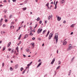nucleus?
<instances>
[{
	"instance_id": "obj_1",
	"label": "nucleus",
	"mask_w": 77,
	"mask_h": 77,
	"mask_svg": "<svg viewBox=\"0 0 77 77\" xmlns=\"http://www.w3.org/2000/svg\"><path fill=\"white\" fill-rule=\"evenodd\" d=\"M58 33H56L54 36V39H56V43H57V41H58Z\"/></svg>"
},
{
	"instance_id": "obj_2",
	"label": "nucleus",
	"mask_w": 77,
	"mask_h": 77,
	"mask_svg": "<svg viewBox=\"0 0 77 77\" xmlns=\"http://www.w3.org/2000/svg\"><path fill=\"white\" fill-rule=\"evenodd\" d=\"M42 31V29L41 28L40 30V29L39 28L37 31V33L39 34L40 33H41Z\"/></svg>"
},
{
	"instance_id": "obj_3",
	"label": "nucleus",
	"mask_w": 77,
	"mask_h": 77,
	"mask_svg": "<svg viewBox=\"0 0 77 77\" xmlns=\"http://www.w3.org/2000/svg\"><path fill=\"white\" fill-rule=\"evenodd\" d=\"M72 45L71 44H70L69 46V48L67 49V50H71V49L72 48Z\"/></svg>"
},
{
	"instance_id": "obj_4",
	"label": "nucleus",
	"mask_w": 77,
	"mask_h": 77,
	"mask_svg": "<svg viewBox=\"0 0 77 77\" xmlns=\"http://www.w3.org/2000/svg\"><path fill=\"white\" fill-rule=\"evenodd\" d=\"M57 20H58V21H60V20H61V17H59V16H58L57 17Z\"/></svg>"
},
{
	"instance_id": "obj_5",
	"label": "nucleus",
	"mask_w": 77,
	"mask_h": 77,
	"mask_svg": "<svg viewBox=\"0 0 77 77\" xmlns=\"http://www.w3.org/2000/svg\"><path fill=\"white\" fill-rule=\"evenodd\" d=\"M65 2V0H62L60 1V3L61 4H63V3H64Z\"/></svg>"
},
{
	"instance_id": "obj_6",
	"label": "nucleus",
	"mask_w": 77,
	"mask_h": 77,
	"mask_svg": "<svg viewBox=\"0 0 77 77\" xmlns=\"http://www.w3.org/2000/svg\"><path fill=\"white\" fill-rule=\"evenodd\" d=\"M41 64H42V62L38 64V65L37 66V68H38L39 66L41 65Z\"/></svg>"
},
{
	"instance_id": "obj_7",
	"label": "nucleus",
	"mask_w": 77,
	"mask_h": 77,
	"mask_svg": "<svg viewBox=\"0 0 77 77\" xmlns=\"http://www.w3.org/2000/svg\"><path fill=\"white\" fill-rule=\"evenodd\" d=\"M67 43V42H66V41H65L63 42V44L64 45H66V44Z\"/></svg>"
},
{
	"instance_id": "obj_8",
	"label": "nucleus",
	"mask_w": 77,
	"mask_h": 77,
	"mask_svg": "<svg viewBox=\"0 0 77 77\" xmlns=\"http://www.w3.org/2000/svg\"><path fill=\"white\" fill-rule=\"evenodd\" d=\"M53 34L52 33H51L49 35V36H50V37H51V38H52V37H53Z\"/></svg>"
},
{
	"instance_id": "obj_9",
	"label": "nucleus",
	"mask_w": 77,
	"mask_h": 77,
	"mask_svg": "<svg viewBox=\"0 0 77 77\" xmlns=\"http://www.w3.org/2000/svg\"><path fill=\"white\" fill-rule=\"evenodd\" d=\"M27 37H28V34H26L24 36V39H26Z\"/></svg>"
},
{
	"instance_id": "obj_10",
	"label": "nucleus",
	"mask_w": 77,
	"mask_h": 77,
	"mask_svg": "<svg viewBox=\"0 0 77 77\" xmlns=\"http://www.w3.org/2000/svg\"><path fill=\"white\" fill-rule=\"evenodd\" d=\"M11 42H10L9 43H8V47H10V45H11Z\"/></svg>"
},
{
	"instance_id": "obj_11",
	"label": "nucleus",
	"mask_w": 77,
	"mask_h": 77,
	"mask_svg": "<svg viewBox=\"0 0 77 77\" xmlns=\"http://www.w3.org/2000/svg\"><path fill=\"white\" fill-rule=\"evenodd\" d=\"M74 26H75V24H72L71 25V27H74Z\"/></svg>"
},
{
	"instance_id": "obj_12",
	"label": "nucleus",
	"mask_w": 77,
	"mask_h": 77,
	"mask_svg": "<svg viewBox=\"0 0 77 77\" xmlns=\"http://www.w3.org/2000/svg\"><path fill=\"white\" fill-rule=\"evenodd\" d=\"M50 3H49V2H48L47 3V4H46L45 5V6H49V5Z\"/></svg>"
},
{
	"instance_id": "obj_13",
	"label": "nucleus",
	"mask_w": 77,
	"mask_h": 77,
	"mask_svg": "<svg viewBox=\"0 0 77 77\" xmlns=\"http://www.w3.org/2000/svg\"><path fill=\"white\" fill-rule=\"evenodd\" d=\"M18 65L17 64L15 66V69H17V67H18Z\"/></svg>"
},
{
	"instance_id": "obj_14",
	"label": "nucleus",
	"mask_w": 77,
	"mask_h": 77,
	"mask_svg": "<svg viewBox=\"0 0 77 77\" xmlns=\"http://www.w3.org/2000/svg\"><path fill=\"white\" fill-rule=\"evenodd\" d=\"M39 20H40V18L38 17L37 19H35V20H37V21H39Z\"/></svg>"
},
{
	"instance_id": "obj_15",
	"label": "nucleus",
	"mask_w": 77,
	"mask_h": 77,
	"mask_svg": "<svg viewBox=\"0 0 77 77\" xmlns=\"http://www.w3.org/2000/svg\"><path fill=\"white\" fill-rule=\"evenodd\" d=\"M49 33H50V31H48L47 34L46 35V37H47V36H48V35Z\"/></svg>"
},
{
	"instance_id": "obj_16",
	"label": "nucleus",
	"mask_w": 77,
	"mask_h": 77,
	"mask_svg": "<svg viewBox=\"0 0 77 77\" xmlns=\"http://www.w3.org/2000/svg\"><path fill=\"white\" fill-rule=\"evenodd\" d=\"M46 30H44L42 32V34L44 35V33H45V32H46Z\"/></svg>"
},
{
	"instance_id": "obj_17",
	"label": "nucleus",
	"mask_w": 77,
	"mask_h": 77,
	"mask_svg": "<svg viewBox=\"0 0 77 77\" xmlns=\"http://www.w3.org/2000/svg\"><path fill=\"white\" fill-rule=\"evenodd\" d=\"M38 26V24H36L35 26V27L34 28V29H36V27Z\"/></svg>"
},
{
	"instance_id": "obj_18",
	"label": "nucleus",
	"mask_w": 77,
	"mask_h": 77,
	"mask_svg": "<svg viewBox=\"0 0 77 77\" xmlns=\"http://www.w3.org/2000/svg\"><path fill=\"white\" fill-rule=\"evenodd\" d=\"M55 58H54L52 60V61L53 62H54V61H55Z\"/></svg>"
},
{
	"instance_id": "obj_19",
	"label": "nucleus",
	"mask_w": 77,
	"mask_h": 77,
	"mask_svg": "<svg viewBox=\"0 0 77 77\" xmlns=\"http://www.w3.org/2000/svg\"><path fill=\"white\" fill-rule=\"evenodd\" d=\"M21 34H20L19 36V37L18 38V39H19V40H20V38H21Z\"/></svg>"
},
{
	"instance_id": "obj_20",
	"label": "nucleus",
	"mask_w": 77,
	"mask_h": 77,
	"mask_svg": "<svg viewBox=\"0 0 77 77\" xmlns=\"http://www.w3.org/2000/svg\"><path fill=\"white\" fill-rule=\"evenodd\" d=\"M23 11H25V10H26V9H27V8H23Z\"/></svg>"
},
{
	"instance_id": "obj_21",
	"label": "nucleus",
	"mask_w": 77,
	"mask_h": 77,
	"mask_svg": "<svg viewBox=\"0 0 77 77\" xmlns=\"http://www.w3.org/2000/svg\"><path fill=\"white\" fill-rule=\"evenodd\" d=\"M47 7H48V9H51V8L50 7H49V6H48Z\"/></svg>"
},
{
	"instance_id": "obj_22",
	"label": "nucleus",
	"mask_w": 77,
	"mask_h": 77,
	"mask_svg": "<svg viewBox=\"0 0 77 77\" xmlns=\"http://www.w3.org/2000/svg\"><path fill=\"white\" fill-rule=\"evenodd\" d=\"M10 69L11 71H13V69H12V67H11Z\"/></svg>"
},
{
	"instance_id": "obj_23",
	"label": "nucleus",
	"mask_w": 77,
	"mask_h": 77,
	"mask_svg": "<svg viewBox=\"0 0 77 77\" xmlns=\"http://www.w3.org/2000/svg\"><path fill=\"white\" fill-rule=\"evenodd\" d=\"M30 45H34V43H32L30 44Z\"/></svg>"
},
{
	"instance_id": "obj_24",
	"label": "nucleus",
	"mask_w": 77,
	"mask_h": 77,
	"mask_svg": "<svg viewBox=\"0 0 77 77\" xmlns=\"http://www.w3.org/2000/svg\"><path fill=\"white\" fill-rule=\"evenodd\" d=\"M60 66H58L57 68V69H59L60 67Z\"/></svg>"
},
{
	"instance_id": "obj_25",
	"label": "nucleus",
	"mask_w": 77,
	"mask_h": 77,
	"mask_svg": "<svg viewBox=\"0 0 77 77\" xmlns=\"http://www.w3.org/2000/svg\"><path fill=\"white\" fill-rule=\"evenodd\" d=\"M29 35H31V36H33V34L32 33H30V34H29Z\"/></svg>"
},
{
	"instance_id": "obj_26",
	"label": "nucleus",
	"mask_w": 77,
	"mask_h": 77,
	"mask_svg": "<svg viewBox=\"0 0 77 77\" xmlns=\"http://www.w3.org/2000/svg\"><path fill=\"white\" fill-rule=\"evenodd\" d=\"M23 67H21V68H20V71H23Z\"/></svg>"
},
{
	"instance_id": "obj_27",
	"label": "nucleus",
	"mask_w": 77,
	"mask_h": 77,
	"mask_svg": "<svg viewBox=\"0 0 77 77\" xmlns=\"http://www.w3.org/2000/svg\"><path fill=\"white\" fill-rule=\"evenodd\" d=\"M5 49H6V47H3V51H4L5 50Z\"/></svg>"
},
{
	"instance_id": "obj_28",
	"label": "nucleus",
	"mask_w": 77,
	"mask_h": 77,
	"mask_svg": "<svg viewBox=\"0 0 77 77\" xmlns=\"http://www.w3.org/2000/svg\"><path fill=\"white\" fill-rule=\"evenodd\" d=\"M57 5H55V8H54V9H56L57 8V6H56Z\"/></svg>"
},
{
	"instance_id": "obj_29",
	"label": "nucleus",
	"mask_w": 77,
	"mask_h": 77,
	"mask_svg": "<svg viewBox=\"0 0 77 77\" xmlns=\"http://www.w3.org/2000/svg\"><path fill=\"white\" fill-rule=\"evenodd\" d=\"M8 20L7 19H5V23H7V22H8Z\"/></svg>"
},
{
	"instance_id": "obj_30",
	"label": "nucleus",
	"mask_w": 77,
	"mask_h": 77,
	"mask_svg": "<svg viewBox=\"0 0 77 77\" xmlns=\"http://www.w3.org/2000/svg\"><path fill=\"white\" fill-rule=\"evenodd\" d=\"M14 22H12L11 24V25H12L13 24H14Z\"/></svg>"
},
{
	"instance_id": "obj_31",
	"label": "nucleus",
	"mask_w": 77,
	"mask_h": 77,
	"mask_svg": "<svg viewBox=\"0 0 77 77\" xmlns=\"http://www.w3.org/2000/svg\"><path fill=\"white\" fill-rule=\"evenodd\" d=\"M29 27L30 28V30H32V26H30Z\"/></svg>"
},
{
	"instance_id": "obj_32",
	"label": "nucleus",
	"mask_w": 77,
	"mask_h": 77,
	"mask_svg": "<svg viewBox=\"0 0 77 77\" xmlns=\"http://www.w3.org/2000/svg\"><path fill=\"white\" fill-rule=\"evenodd\" d=\"M4 12L5 13H6L7 12V10H5Z\"/></svg>"
},
{
	"instance_id": "obj_33",
	"label": "nucleus",
	"mask_w": 77,
	"mask_h": 77,
	"mask_svg": "<svg viewBox=\"0 0 77 77\" xmlns=\"http://www.w3.org/2000/svg\"><path fill=\"white\" fill-rule=\"evenodd\" d=\"M26 50L27 52H28V51H29V49H26Z\"/></svg>"
},
{
	"instance_id": "obj_34",
	"label": "nucleus",
	"mask_w": 77,
	"mask_h": 77,
	"mask_svg": "<svg viewBox=\"0 0 77 77\" xmlns=\"http://www.w3.org/2000/svg\"><path fill=\"white\" fill-rule=\"evenodd\" d=\"M58 62H59L58 64H59V65H60V64L61 63V62L60 61H59Z\"/></svg>"
},
{
	"instance_id": "obj_35",
	"label": "nucleus",
	"mask_w": 77,
	"mask_h": 77,
	"mask_svg": "<svg viewBox=\"0 0 77 77\" xmlns=\"http://www.w3.org/2000/svg\"><path fill=\"white\" fill-rule=\"evenodd\" d=\"M3 18H2L1 20L0 21V22H2V21H3Z\"/></svg>"
},
{
	"instance_id": "obj_36",
	"label": "nucleus",
	"mask_w": 77,
	"mask_h": 77,
	"mask_svg": "<svg viewBox=\"0 0 77 77\" xmlns=\"http://www.w3.org/2000/svg\"><path fill=\"white\" fill-rule=\"evenodd\" d=\"M39 24H41V23H42V21L41 20L39 22Z\"/></svg>"
},
{
	"instance_id": "obj_37",
	"label": "nucleus",
	"mask_w": 77,
	"mask_h": 77,
	"mask_svg": "<svg viewBox=\"0 0 77 77\" xmlns=\"http://www.w3.org/2000/svg\"><path fill=\"white\" fill-rule=\"evenodd\" d=\"M16 50H18V46H17V47H16Z\"/></svg>"
},
{
	"instance_id": "obj_38",
	"label": "nucleus",
	"mask_w": 77,
	"mask_h": 77,
	"mask_svg": "<svg viewBox=\"0 0 77 77\" xmlns=\"http://www.w3.org/2000/svg\"><path fill=\"white\" fill-rule=\"evenodd\" d=\"M32 40H35V37L32 38Z\"/></svg>"
},
{
	"instance_id": "obj_39",
	"label": "nucleus",
	"mask_w": 77,
	"mask_h": 77,
	"mask_svg": "<svg viewBox=\"0 0 77 77\" xmlns=\"http://www.w3.org/2000/svg\"><path fill=\"white\" fill-rule=\"evenodd\" d=\"M51 37H50V36H49V38H48L49 40H50V39H51Z\"/></svg>"
},
{
	"instance_id": "obj_40",
	"label": "nucleus",
	"mask_w": 77,
	"mask_h": 77,
	"mask_svg": "<svg viewBox=\"0 0 77 77\" xmlns=\"http://www.w3.org/2000/svg\"><path fill=\"white\" fill-rule=\"evenodd\" d=\"M50 16H49V17H48V20H50Z\"/></svg>"
},
{
	"instance_id": "obj_41",
	"label": "nucleus",
	"mask_w": 77,
	"mask_h": 77,
	"mask_svg": "<svg viewBox=\"0 0 77 77\" xmlns=\"http://www.w3.org/2000/svg\"><path fill=\"white\" fill-rule=\"evenodd\" d=\"M12 17V15H11L9 17L10 18H11Z\"/></svg>"
},
{
	"instance_id": "obj_42",
	"label": "nucleus",
	"mask_w": 77,
	"mask_h": 77,
	"mask_svg": "<svg viewBox=\"0 0 77 77\" xmlns=\"http://www.w3.org/2000/svg\"><path fill=\"white\" fill-rule=\"evenodd\" d=\"M33 32V30H32L30 31V33H32V32Z\"/></svg>"
},
{
	"instance_id": "obj_43",
	"label": "nucleus",
	"mask_w": 77,
	"mask_h": 77,
	"mask_svg": "<svg viewBox=\"0 0 77 77\" xmlns=\"http://www.w3.org/2000/svg\"><path fill=\"white\" fill-rule=\"evenodd\" d=\"M30 65L29 64H28L27 65V66H28V67H29V66H30Z\"/></svg>"
},
{
	"instance_id": "obj_44",
	"label": "nucleus",
	"mask_w": 77,
	"mask_h": 77,
	"mask_svg": "<svg viewBox=\"0 0 77 77\" xmlns=\"http://www.w3.org/2000/svg\"><path fill=\"white\" fill-rule=\"evenodd\" d=\"M12 1H13V2H15L17 0H12Z\"/></svg>"
},
{
	"instance_id": "obj_45",
	"label": "nucleus",
	"mask_w": 77,
	"mask_h": 77,
	"mask_svg": "<svg viewBox=\"0 0 77 77\" xmlns=\"http://www.w3.org/2000/svg\"><path fill=\"white\" fill-rule=\"evenodd\" d=\"M32 31L34 32H35V31H36V30L35 29H34Z\"/></svg>"
},
{
	"instance_id": "obj_46",
	"label": "nucleus",
	"mask_w": 77,
	"mask_h": 77,
	"mask_svg": "<svg viewBox=\"0 0 77 77\" xmlns=\"http://www.w3.org/2000/svg\"><path fill=\"white\" fill-rule=\"evenodd\" d=\"M57 3H58V1H57V2H56V3H55V5H57Z\"/></svg>"
},
{
	"instance_id": "obj_47",
	"label": "nucleus",
	"mask_w": 77,
	"mask_h": 77,
	"mask_svg": "<svg viewBox=\"0 0 77 77\" xmlns=\"http://www.w3.org/2000/svg\"><path fill=\"white\" fill-rule=\"evenodd\" d=\"M11 53H14V51L13 50H12V51L11 52Z\"/></svg>"
},
{
	"instance_id": "obj_48",
	"label": "nucleus",
	"mask_w": 77,
	"mask_h": 77,
	"mask_svg": "<svg viewBox=\"0 0 77 77\" xmlns=\"http://www.w3.org/2000/svg\"><path fill=\"white\" fill-rule=\"evenodd\" d=\"M54 63V62H53V61H52L51 63V64H52V65H53Z\"/></svg>"
},
{
	"instance_id": "obj_49",
	"label": "nucleus",
	"mask_w": 77,
	"mask_h": 77,
	"mask_svg": "<svg viewBox=\"0 0 77 77\" xmlns=\"http://www.w3.org/2000/svg\"><path fill=\"white\" fill-rule=\"evenodd\" d=\"M53 17V15L51 14V16H50V18H52Z\"/></svg>"
},
{
	"instance_id": "obj_50",
	"label": "nucleus",
	"mask_w": 77,
	"mask_h": 77,
	"mask_svg": "<svg viewBox=\"0 0 77 77\" xmlns=\"http://www.w3.org/2000/svg\"><path fill=\"white\" fill-rule=\"evenodd\" d=\"M3 32L2 31H1V35H3Z\"/></svg>"
},
{
	"instance_id": "obj_51",
	"label": "nucleus",
	"mask_w": 77,
	"mask_h": 77,
	"mask_svg": "<svg viewBox=\"0 0 77 77\" xmlns=\"http://www.w3.org/2000/svg\"><path fill=\"white\" fill-rule=\"evenodd\" d=\"M47 20H45V24H47Z\"/></svg>"
},
{
	"instance_id": "obj_52",
	"label": "nucleus",
	"mask_w": 77,
	"mask_h": 77,
	"mask_svg": "<svg viewBox=\"0 0 77 77\" xmlns=\"http://www.w3.org/2000/svg\"><path fill=\"white\" fill-rule=\"evenodd\" d=\"M63 23L65 24V23H66V21L65 20L63 22Z\"/></svg>"
},
{
	"instance_id": "obj_53",
	"label": "nucleus",
	"mask_w": 77,
	"mask_h": 77,
	"mask_svg": "<svg viewBox=\"0 0 77 77\" xmlns=\"http://www.w3.org/2000/svg\"><path fill=\"white\" fill-rule=\"evenodd\" d=\"M2 22H0V26L2 25Z\"/></svg>"
},
{
	"instance_id": "obj_54",
	"label": "nucleus",
	"mask_w": 77,
	"mask_h": 77,
	"mask_svg": "<svg viewBox=\"0 0 77 77\" xmlns=\"http://www.w3.org/2000/svg\"><path fill=\"white\" fill-rule=\"evenodd\" d=\"M41 59H39V60L38 61V62H41Z\"/></svg>"
},
{
	"instance_id": "obj_55",
	"label": "nucleus",
	"mask_w": 77,
	"mask_h": 77,
	"mask_svg": "<svg viewBox=\"0 0 77 77\" xmlns=\"http://www.w3.org/2000/svg\"><path fill=\"white\" fill-rule=\"evenodd\" d=\"M23 57H26V55H24V54H23Z\"/></svg>"
},
{
	"instance_id": "obj_56",
	"label": "nucleus",
	"mask_w": 77,
	"mask_h": 77,
	"mask_svg": "<svg viewBox=\"0 0 77 77\" xmlns=\"http://www.w3.org/2000/svg\"><path fill=\"white\" fill-rule=\"evenodd\" d=\"M57 53L58 54V53H59V51L58 50H57Z\"/></svg>"
},
{
	"instance_id": "obj_57",
	"label": "nucleus",
	"mask_w": 77,
	"mask_h": 77,
	"mask_svg": "<svg viewBox=\"0 0 77 77\" xmlns=\"http://www.w3.org/2000/svg\"><path fill=\"white\" fill-rule=\"evenodd\" d=\"M38 40H39V41L40 40H41V38H38Z\"/></svg>"
},
{
	"instance_id": "obj_58",
	"label": "nucleus",
	"mask_w": 77,
	"mask_h": 77,
	"mask_svg": "<svg viewBox=\"0 0 77 77\" xmlns=\"http://www.w3.org/2000/svg\"><path fill=\"white\" fill-rule=\"evenodd\" d=\"M2 64V67H3V66H4V63H3Z\"/></svg>"
},
{
	"instance_id": "obj_59",
	"label": "nucleus",
	"mask_w": 77,
	"mask_h": 77,
	"mask_svg": "<svg viewBox=\"0 0 77 77\" xmlns=\"http://www.w3.org/2000/svg\"><path fill=\"white\" fill-rule=\"evenodd\" d=\"M4 3H6V0H4Z\"/></svg>"
},
{
	"instance_id": "obj_60",
	"label": "nucleus",
	"mask_w": 77,
	"mask_h": 77,
	"mask_svg": "<svg viewBox=\"0 0 77 77\" xmlns=\"http://www.w3.org/2000/svg\"><path fill=\"white\" fill-rule=\"evenodd\" d=\"M24 73H25V72H24V71L23 72H22V74H24Z\"/></svg>"
},
{
	"instance_id": "obj_61",
	"label": "nucleus",
	"mask_w": 77,
	"mask_h": 77,
	"mask_svg": "<svg viewBox=\"0 0 77 77\" xmlns=\"http://www.w3.org/2000/svg\"><path fill=\"white\" fill-rule=\"evenodd\" d=\"M8 51H11V48H9L8 49Z\"/></svg>"
},
{
	"instance_id": "obj_62",
	"label": "nucleus",
	"mask_w": 77,
	"mask_h": 77,
	"mask_svg": "<svg viewBox=\"0 0 77 77\" xmlns=\"http://www.w3.org/2000/svg\"><path fill=\"white\" fill-rule=\"evenodd\" d=\"M71 75V73H69L68 75Z\"/></svg>"
},
{
	"instance_id": "obj_63",
	"label": "nucleus",
	"mask_w": 77,
	"mask_h": 77,
	"mask_svg": "<svg viewBox=\"0 0 77 77\" xmlns=\"http://www.w3.org/2000/svg\"><path fill=\"white\" fill-rule=\"evenodd\" d=\"M23 3H21L20 4V5H23Z\"/></svg>"
},
{
	"instance_id": "obj_64",
	"label": "nucleus",
	"mask_w": 77,
	"mask_h": 77,
	"mask_svg": "<svg viewBox=\"0 0 77 77\" xmlns=\"http://www.w3.org/2000/svg\"><path fill=\"white\" fill-rule=\"evenodd\" d=\"M32 62H31L29 64L31 65V64H32Z\"/></svg>"
}]
</instances>
